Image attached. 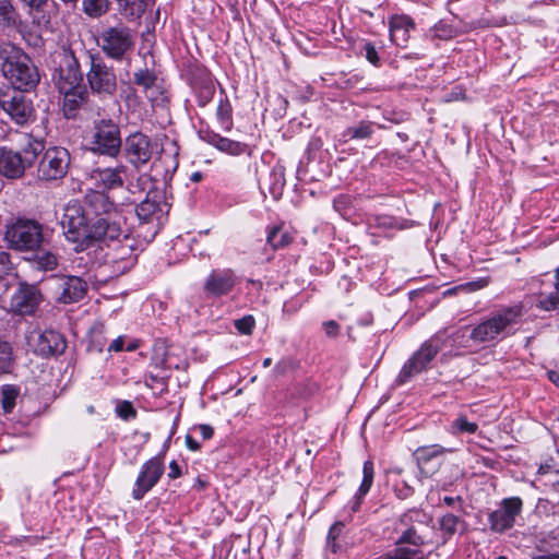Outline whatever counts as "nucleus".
Segmentation results:
<instances>
[{
	"instance_id": "nucleus-1",
	"label": "nucleus",
	"mask_w": 559,
	"mask_h": 559,
	"mask_svg": "<svg viewBox=\"0 0 559 559\" xmlns=\"http://www.w3.org/2000/svg\"><path fill=\"white\" fill-rule=\"evenodd\" d=\"M126 222L122 210L104 191L90 190L82 203L70 200L66 204L60 225L67 240L80 252L96 245L100 235H120Z\"/></svg>"
},
{
	"instance_id": "nucleus-2",
	"label": "nucleus",
	"mask_w": 559,
	"mask_h": 559,
	"mask_svg": "<svg viewBox=\"0 0 559 559\" xmlns=\"http://www.w3.org/2000/svg\"><path fill=\"white\" fill-rule=\"evenodd\" d=\"M0 68L12 90L31 92L40 81L39 71L29 56L9 41L0 43Z\"/></svg>"
},
{
	"instance_id": "nucleus-3",
	"label": "nucleus",
	"mask_w": 559,
	"mask_h": 559,
	"mask_svg": "<svg viewBox=\"0 0 559 559\" xmlns=\"http://www.w3.org/2000/svg\"><path fill=\"white\" fill-rule=\"evenodd\" d=\"M523 317V306L502 307L481 320L471 331L469 338L476 343H493L514 335Z\"/></svg>"
},
{
	"instance_id": "nucleus-4",
	"label": "nucleus",
	"mask_w": 559,
	"mask_h": 559,
	"mask_svg": "<svg viewBox=\"0 0 559 559\" xmlns=\"http://www.w3.org/2000/svg\"><path fill=\"white\" fill-rule=\"evenodd\" d=\"M96 243L106 246L105 263L111 265L116 274H123L136 262V240L130 235L127 223L121 224L120 235H100Z\"/></svg>"
},
{
	"instance_id": "nucleus-5",
	"label": "nucleus",
	"mask_w": 559,
	"mask_h": 559,
	"mask_svg": "<svg viewBox=\"0 0 559 559\" xmlns=\"http://www.w3.org/2000/svg\"><path fill=\"white\" fill-rule=\"evenodd\" d=\"M44 150V140L32 135H27V141L21 151L5 146L0 147V174L8 179L23 177L25 170L36 163Z\"/></svg>"
},
{
	"instance_id": "nucleus-6",
	"label": "nucleus",
	"mask_w": 559,
	"mask_h": 559,
	"mask_svg": "<svg viewBox=\"0 0 559 559\" xmlns=\"http://www.w3.org/2000/svg\"><path fill=\"white\" fill-rule=\"evenodd\" d=\"M8 248L19 252L39 249L45 240L44 225L36 219L19 217L8 225L4 233Z\"/></svg>"
},
{
	"instance_id": "nucleus-7",
	"label": "nucleus",
	"mask_w": 559,
	"mask_h": 559,
	"mask_svg": "<svg viewBox=\"0 0 559 559\" xmlns=\"http://www.w3.org/2000/svg\"><path fill=\"white\" fill-rule=\"evenodd\" d=\"M90 68L86 82L90 92L99 99L112 98L118 90V78L114 67L107 64L103 57L88 52Z\"/></svg>"
},
{
	"instance_id": "nucleus-8",
	"label": "nucleus",
	"mask_w": 559,
	"mask_h": 559,
	"mask_svg": "<svg viewBox=\"0 0 559 559\" xmlns=\"http://www.w3.org/2000/svg\"><path fill=\"white\" fill-rule=\"evenodd\" d=\"M96 41L102 52L117 62L123 61L134 46L132 32L123 24L104 28Z\"/></svg>"
},
{
	"instance_id": "nucleus-9",
	"label": "nucleus",
	"mask_w": 559,
	"mask_h": 559,
	"mask_svg": "<svg viewBox=\"0 0 559 559\" xmlns=\"http://www.w3.org/2000/svg\"><path fill=\"white\" fill-rule=\"evenodd\" d=\"M71 156L67 148L61 146L48 147L37 166V178L44 182L61 180L68 174Z\"/></svg>"
},
{
	"instance_id": "nucleus-10",
	"label": "nucleus",
	"mask_w": 559,
	"mask_h": 559,
	"mask_svg": "<svg viewBox=\"0 0 559 559\" xmlns=\"http://www.w3.org/2000/svg\"><path fill=\"white\" fill-rule=\"evenodd\" d=\"M432 524V516L421 509H409L404 512L399 521L396 530L403 527L402 534L396 544H409L420 547L427 543L425 537L419 533V528L429 527Z\"/></svg>"
},
{
	"instance_id": "nucleus-11",
	"label": "nucleus",
	"mask_w": 559,
	"mask_h": 559,
	"mask_svg": "<svg viewBox=\"0 0 559 559\" xmlns=\"http://www.w3.org/2000/svg\"><path fill=\"white\" fill-rule=\"evenodd\" d=\"M23 92L19 90L0 91V108L19 126L27 124L35 115L32 100Z\"/></svg>"
},
{
	"instance_id": "nucleus-12",
	"label": "nucleus",
	"mask_w": 559,
	"mask_h": 559,
	"mask_svg": "<svg viewBox=\"0 0 559 559\" xmlns=\"http://www.w3.org/2000/svg\"><path fill=\"white\" fill-rule=\"evenodd\" d=\"M58 67L53 79L58 88H74L83 82V72L79 59L69 47H62L57 55Z\"/></svg>"
},
{
	"instance_id": "nucleus-13",
	"label": "nucleus",
	"mask_w": 559,
	"mask_h": 559,
	"mask_svg": "<svg viewBox=\"0 0 559 559\" xmlns=\"http://www.w3.org/2000/svg\"><path fill=\"white\" fill-rule=\"evenodd\" d=\"M92 142L94 152L108 156H116L121 148L120 130L111 119H103L96 122Z\"/></svg>"
},
{
	"instance_id": "nucleus-14",
	"label": "nucleus",
	"mask_w": 559,
	"mask_h": 559,
	"mask_svg": "<svg viewBox=\"0 0 559 559\" xmlns=\"http://www.w3.org/2000/svg\"><path fill=\"white\" fill-rule=\"evenodd\" d=\"M440 349L438 340L425 342L420 348L404 364L397 378V384L408 382L413 377L424 371Z\"/></svg>"
},
{
	"instance_id": "nucleus-15",
	"label": "nucleus",
	"mask_w": 559,
	"mask_h": 559,
	"mask_svg": "<svg viewBox=\"0 0 559 559\" xmlns=\"http://www.w3.org/2000/svg\"><path fill=\"white\" fill-rule=\"evenodd\" d=\"M41 299L43 296L37 285L20 282L10 298L8 310L19 316H33Z\"/></svg>"
},
{
	"instance_id": "nucleus-16",
	"label": "nucleus",
	"mask_w": 559,
	"mask_h": 559,
	"mask_svg": "<svg viewBox=\"0 0 559 559\" xmlns=\"http://www.w3.org/2000/svg\"><path fill=\"white\" fill-rule=\"evenodd\" d=\"M165 471L163 455H156L146 461L139 472L132 489V498L141 500L159 481Z\"/></svg>"
},
{
	"instance_id": "nucleus-17",
	"label": "nucleus",
	"mask_w": 559,
	"mask_h": 559,
	"mask_svg": "<svg viewBox=\"0 0 559 559\" xmlns=\"http://www.w3.org/2000/svg\"><path fill=\"white\" fill-rule=\"evenodd\" d=\"M157 143L142 132L130 134L124 142L126 158L136 168L147 164L157 151Z\"/></svg>"
},
{
	"instance_id": "nucleus-18",
	"label": "nucleus",
	"mask_w": 559,
	"mask_h": 559,
	"mask_svg": "<svg viewBox=\"0 0 559 559\" xmlns=\"http://www.w3.org/2000/svg\"><path fill=\"white\" fill-rule=\"evenodd\" d=\"M522 507L523 502L520 497L504 498L499 508L488 514L490 530L495 533H503L512 528Z\"/></svg>"
},
{
	"instance_id": "nucleus-19",
	"label": "nucleus",
	"mask_w": 559,
	"mask_h": 559,
	"mask_svg": "<svg viewBox=\"0 0 559 559\" xmlns=\"http://www.w3.org/2000/svg\"><path fill=\"white\" fill-rule=\"evenodd\" d=\"M237 284V276L231 269L213 270L204 282V293L210 297L228 295Z\"/></svg>"
},
{
	"instance_id": "nucleus-20",
	"label": "nucleus",
	"mask_w": 559,
	"mask_h": 559,
	"mask_svg": "<svg viewBox=\"0 0 559 559\" xmlns=\"http://www.w3.org/2000/svg\"><path fill=\"white\" fill-rule=\"evenodd\" d=\"M129 174V168L119 164L116 167L97 168L92 174L97 188L104 190H114L122 188Z\"/></svg>"
},
{
	"instance_id": "nucleus-21",
	"label": "nucleus",
	"mask_w": 559,
	"mask_h": 559,
	"mask_svg": "<svg viewBox=\"0 0 559 559\" xmlns=\"http://www.w3.org/2000/svg\"><path fill=\"white\" fill-rule=\"evenodd\" d=\"M451 451L439 444L419 447L415 451V457L420 474L425 477L433 475L441 464L440 457Z\"/></svg>"
},
{
	"instance_id": "nucleus-22",
	"label": "nucleus",
	"mask_w": 559,
	"mask_h": 559,
	"mask_svg": "<svg viewBox=\"0 0 559 559\" xmlns=\"http://www.w3.org/2000/svg\"><path fill=\"white\" fill-rule=\"evenodd\" d=\"M87 283L79 276L68 275L60 278L57 300L61 304H73L84 298Z\"/></svg>"
},
{
	"instance_id": "nucleus-23",
	"label": "nucleus",
	"mask_w": 559,
	"mask_h": 559,
	"mask_svg": "<svg viewBox=\"0 0 559 559\" xmlns=\"http://www.w3.org/2000/svg\"><path fill=\"white\" fill-rule=\"evenodd\" d=\"M67 347L63 335L53 330H45L37 336L35 352L41 356L59 355Z\"/></svg>"
},
{
	"instance_id": "nucleus-24",
	"label": "nucleus",
	"mask_w": 559,
	"mask_h": 559,
	"mask_svg": "<svg viewBox=\"0 0 559 559\" xmlns=\"http://www.w3.org/2000/svg\"><path fill=\"white\" fill-rule=\"evenodd\" d=\"M199 136L202 141L229 155L237 156L246 153L247 151V145L245 143L221 136L218 133L209 129L200 130Z\"/></svg>"
},
{
	"instance_id": "nucleus-25",
	"label": "nucleus",
	"mask_w": 559,
	"mask_h": 559,
	"mask_svg": "<svg viewBox=\"0 0 559 559\" xmlns=\"http://www.w3.org/2000/svg\"><path fill=\"white\" fill-rule=\"evenodd\" d=\"M415 28L413 19L405 14H396L389 20L391 41L397 46H405L409 39L411 31Z\"/></svg>"
},
{
	"instance_id": "nucleus-26",
	"label": "nucleus",
	"mask_w": 559,
	"mask_h": 559,
	"mask_svg": "<svg viewBox=\"0 0 559 559\" xmlns=\"http://www.w3.org/2000/svg\"><path fill=\"white\" fill-rule=\"evenodd\" d=\"M64 94L63 97V112L68 119L74 118L78 110L87 102L88 91L87 87L79 84L74 88H59Z\"/></svg>"
},
{
	"instance_id": "nucleus-27",
	"label": "nucleus",
	"mask_w": 559,
	"mask_h": 559,
	"mask_svg": "<svg viewBox=\"0 0 559 559\" xmlns=\"http://www.w3.org/2000/svg\"><path fill=\"white\" fill-rule=\"evenodd\" d=\"M163 195L157 190H150L146 198L138 204L135 213L142 222H150L155 215L163 212L166 203L162 202Z\"/></svg>"
},
{
	"instance_id": "nucleus-28",
	"label": "nucleus",
	"mask_w": 559,
	"mask_h": 559,
	"mask_svg": "<svg viewBox=\"0 0 559 559\" xmlns=\"http://www.w3.org/2000/svg\"><path fill=\"white\" fill-rule=\"evenodd\" d=\"M373 133L374 123L371 121L362 120L354 126L346 128L342 133V138L344 142L349 140H366L370 139Z\"/></svg>"
},
{
	"instance_id": "nucleus-29",
	"label": "nucleus",
	"mask_w": 559,
	"mask_h": 559,
	"mask_svg": "<svg viewBox=\"0 0 559 559\" xmlns=\"http://www.w3.org/2000/svg\"><path fill=\"white\" fill-rule=\"evenodd\" d=\"M362 481L359 486V489L355 496V503L353 506V511L356 512L361 503L362 498L367 495L369 489L371 488L373 481V463L371 461H366L362 466Z\"/></svg>"
},
{
	"instance_id": "nucleus-30",
	"label": "nucleus",
	"mask_w": 559,
	"mask_h": 559,
	"mask_svg": "<svg viewBox=\"0 0 559 559\" xmlns=\"http://www.w3.org/2000/svg\"><path fill=\"white\" fill-rule=\"evenodd\" d=\"M198 105L201 107L206 106L215 94L214 81L206 76L193 85Z\"/></svg>"
},
{
	"instance_id": "nucleus-31",
	"label": "nucleus",
	"mask_w": 559,
	"mask_h": 559,
	"mask_svg": "<svg viewBox=\"0 0 559 559\" xmlns=\"http://www.w3.org/2000/svg\"><path fill=\"white\" fill-rule=\"evenodd\" d=\"M33 262L36 269L40 271H53L57 269L59 264L58 255L48 250L37 249L36 251H32Z\"/></svg>"
},
{
	"instance_id": "nucleus-32",
	"label": "nucleus",
	"mask_w": 559,
	"mask_h": 559,
	"mask_svg": "<svg viewBox=\"0 0 559 559\" xmlns=\"http://www.w3.org/2000/svg\"><path fill=\"white\" fill-rule=\"evenodd\" d=\"M460 525H465V521L452 513L441 516L439 530L442 533L443 543L448 542L457 532Z\"/></svg>"
},
{
	"instance_id": "nucleus-33",
	"label": "nucleus",
	"mask_w": 559,
	"mask_h": 559,
	"mask_svg": "<svg viewBox=\"0 0 559 559\" xmlns=\"http://www.w3.org/2000/svg\"><path fill=\"white\" fill-rule=\"evenodd\" d=\"M110 9V0H82L83 12L92 19L105 15Z\"/></svg>"
},
{
	"instance_id": "nucleus-34",
	"label": "nucleus",
	"mask_w": 559,
	"mask_h": 559,
	"mask_svg": "<svg viewBox=\"0 0 559 559\" xmlns=\"http://www.w3.org/2000/svg\"><path fill=\"white\" fill-rule=\"evenodd\" d=\"M380 559H427V556L418 547H396L381 556Z\"/></svg>"
},
{
	"instance_id": "nucleus-35",
	"label": "nucleus",
	"mask_w": 559,
	"mask_h": 559,
	"mask_svg": "<svg viewBox=\"0 0 559 559\" xmlns=\"http://www.w3.org/2000/svg\"><path fill=\"white\" fill-rule=\"evenodd\" d=\"M233 109L227 98L221 99L216 109V118L226 132L233 129Z\"/></svg>"
},
{
	"instance_id": "nucleus-36",
	"label": "nucleus",
	"mask_w": 559,
	"mask_h": 559,
	"mask_svg": "<svg viewBox=\"0 0 559 559\" xmlns=\"http://www.w3.org/2000/svg\"><path fill=\"white\" fill-rule=\"evenodd\" d=\"M19 14L11 0H0V23L10 27L17 24Z\"/></svg>"
},
{
	"instance_id": "nucleus-37",
	"label": "nucleus",
	"mask_w": 559,
	"mask_h": 559,
	"mask_svg": "<svg viewBox=\"0 0 559 559\" xmlns=\"http://www.w3.org/2000/svg\"><path fill=\"white\" fill-rule=\"evenodd\" d=\"M19 392L15 385L5 384L1 388V407L4 414L13 411Z\"/></svg>"
},
{
	"instance_id": "nucleus-38",
	"label": "nucleus",
	"mask_w": 559,
	"mask_h": 559,
	"mask_svg": "<svg viewBox=\"0 0 559 559\" xmlns=\"http://www.w3.org/2000/svg\"><path fill=\"white\" fill-rule=\"evenodd\" d=\"M478 429V425L474 421H469L465 415H459L450 426V431L453 435L460 433H475Z\"/></svg>"
},
{
	"instance_id": "nucleus-39",
	"label": "nucleus",
	"mask_w": 559,
	"mask_h": 559,
	"mask_svg": "<svg viewBox=\"0 0 559 559\" xmlns=\"http://www.w3.org/2000/svg\"><path fill=\"white\" fill-rule=\"evenodd\" d=\"M13 349L9 342L0 340V376L11 372Z\"/></svg>"
},
{
	"instance_id": "nucleus-40",
	"label": "nucleus",
	"mask_w": 559,
	"mask_h": 559,
	"mask_svg": "<svg viewBox=\"0 0 559 559\" xmlns=\"http://www.w3.org/2000/svg\"><path fill=\"white\" fill-rule=\"evenodd\" d=\"M266 241L276 250L289 243V236L286 233H283L281 227L274 226L269 230Z\"/></svg>"
},
{
	"instance_id": "nucleus-41",
	"label": "nucleus",
	"mask_w": 559,
	"mask_h": 559,
	"mask_svg": "<svg viewBox=\"0 0 559 559\" xmlns=\"http://www.w3.org/2000/svg\"><path fill=\"white\" fill-rule=\"evenodd\" d=\"M343 528V522H335L329 530L326 536V548L333 554L337 552L341 548L336 540L342 535Z\"/></svg>"
},
{
	"instance_id": "nucleus-42",
	"label": "nucleus",
	"mask_w": 559,
	"mask_h": 559,
	"mask_svg": "<svg viewBox=\"0 0 559 559\" xmlns=\"http://www.w3.org/2000/svg\"><path fill=\"white\" fill-rule=\"evenodd\" d=\"M538 307L546 311L559 310V284L555 285V292L540 297Z\"/></svg>"
},
{
	"instance_id": "nucleus-43",
	"label": "nucleus",
	"mask_w": 559,
	"mask_h": 559,
	"mask_svg": "<svg viewBox=\"0 0 559 559\" xmlns=\"http://www.w3.org/2000/svg\"><path fill=\"white\" fill-rule=\"evenodd\" d=\"M134 83L147 90L154 85L155 76L148 69H142L134 73Z\"/></svg>"
},
{
	"instance_id": "nucleus-44",
	"label": "nucleus",
	"mask_w": 559,
	"mask_h": 559,
	"mask_svg": "<svg viewBox=\"0 0 559 559\" xmlns=\"http://www.w3.org/2000/svg\"><path fill=\"white\" fill-rule=\"evenodd\" d=\"M255 320L252 316L248 314L240 319L235 320L234 325L240 334L250 335L254 328Z\"/></svg>"
},
{
	"instance_id": "nucleus-45",
	"label": "nucleus",
	"mask_w": 559,
	"mask_h": 559,
	"mask_svg": "<svg viewBox=\"0 0 559 559\" xmlns=\"http://www.w3.org/2000/svg\"><path fill=\"white\" fill-rule=\"evenodd\" d=\"M116 414L123 420H130L136 417V411L129 401L120 402L116 406Z\"/></svg>"
},
{
	"instance_id": "nucleus-46",
	"label": "nucleus",
	"mask_w": 559,
	"mask_h": 559,
	"mask_svg": "<svg viewBox=\"0 0 559 559\" xmlns=\"http://www.w3.org/2000/svg\"><path fill=\"white\" fill-rule=\"evenodd\" d=\"M433 31L435 35L441 39H450L456 35V29L443 21L437 23Z\"/></svg>"
},
{
	"instance_id": "nucleus-47",
	"label": "nucleus",
	"mask_w": 559,
	"mask_h": 559,
	"mask_svg": "<svg viewBox=\"0 0 559 559\" xmlns=\"http://www.w3.org/2000/svg\"><path fill=\"white\" fill-rule=\"evenodd\" d=\"M489 284V278L487 277H481V278H478L477 281H473V282H468L464 285H461L459 287H455L453 289H449L447 290L444 294H451L452 292L456 290V289H466L468 292H476V290H479L481 288H485L487 285Z\"/></svg>"
},
{
	"instance_id": "nucleus-48",
	"label": "nucleus",
	"mask_w": 559,
	"mask_h": 559,
	"mask_svg": "<svg viewBox=\"0 0 559 559\" xmlns=\"http://www.w3.org/2000/svg\"><path fill=\"white\" fill-rule=\"evenodd\" d=\"M365 52L366 59L374 67L380 66V57L378 55L376 46L370 41H365L361 48Z\"/></svg>"
},
{
	"instance_id": "nucleus-49",
	"label": "nucleus",
	"mask_w": 559,
	"mask_h": 559,
	"mask_svg": "<svg viewBox=\"0 0 559 559\" xmlns=\"http://www.w3.org/2000/svg\"><path fill=\"white\" fill-rule=\"evenodd\" d=\"M394 491L397 498L407 499L413 496L415 490L406 480H402L395 484Z\"/></svg>"
},
{
	"instance_id": "nucleus-50",
	"label": "nucleus",
	"mask_w": 559,
	"mask_h": 559,
	"mask_svg": "<svg viewBox=\"0 0 559 559\" xmlns=\"http://www.w3.org/2000/svg\"><path fill=\"white\" fill-rule=\"evenodd\" d=\"M301 305L302 304L298 300L292 299L289 301H286L283 305V312L288 316H292V314L296 313L301 308Z\"/></svg>"
},
{
	"instance_id": "nucleus-51",
	"label": "nucleus",
	"mask_w": 559,
	"mask_h": 559,
	"mask_svg": "<svg viewBox=\"0 0 559 559\" xmlns=\"http://www.w3.org/2000/svg\"><path fill=\"white\" fill-rule=\"evenodd\" d=\"M323 329L328 336H336L338 334L340 325L336 321L330 320L323 323Z\"/></svg>"
},
{
	"instance_id": "nucleus-52",
	"label": "nucleus",
	"mask_w": 559,
	"mask_h": 559,
	"mask_svg": "<svg viewBox=\"0 0 559 559\" xmlns=\"http://www.w3.org/2000/svg\"><path fill=\"white\" fill-rule=\"evenodd\" d=\"M195 429L199 430L200 435L204 440L211 439L214 435V429L210 425L201 424L198 427H195Z\"/></svg>"
},
{
	"instance_id": "nucleus-53",
	"label": "nucleus",
	"mask_w": 559,
	"mask_h": 559,
	"mask_svg": "<svg viewBox=\"0 0 559 559\" xmlns=\"http://www.w3.org/2000/svg\"><path fill=\"white\" fill-rule=\"evenodd\" d=\"M124 348V337L123 336H118L117 338H115L108 346V352H115V353H118V352H121L123 350Z\"/></svg>"
},
{
	"instance_id": "nucleus-54",
	"label": "nucleus",
	"mask_w": 559,
	"mask_h": 559,
	"mask_svg": "<svg viewBox=\"0 0 559 559\" xmlns=\"http://www.w3.org/2000/svg\"><path fill=\"white\" fill-rule=\"evenodd\" d=\"M33 10L41 11L48 0H21Z\"/></svg>"
},
{
	"instance_id": "nucleus-55",
	"label": "nucleus",
	"mask_w": 559,
	"mask_h": 559,
	"mask_svg": "<svg viewBox=\"0 0 559 559\" xmlns=\"http://www.w3.org/2000/svg\"><path fill=\"white\" fill-rule=\"evenodd\" d=\"M181 476V468L176 461H171L169 464L168 477L170 479H176Z\"/></svg>"
},
{
	"instance_id": "nucleus-56",
	"label": "nucleus",
	"mask_w": 559,
	"mask_h": 559,
	"mask_svg": "<svg viewBox=\"0 0 559 559\" xmlns=\"http://www.w3.org/2000/svg\"><path fill=\"white\" fill-rule=\"evenodd\" d=\"M0 266L9 271L11 269V255L7 251H0Z\"/></svg>"
},
{
	"instance_id": "nucleus-57",
	"label": "nucleus",
	"mask_w": 559,
	"mask_h": 559,
	"mask_svg": "<svg viewBox=\"0 0 559 559\" xmlns=\"http://www.w3.org/2000/svg\"><path fill=\"white\" fill-rule=\"evenodd\" d=\"M185 441L189 450L198 451L200 449V443L192 436L187 435Z\"/></svg>"
},
{
	"instance_id": "nucleus-58",
	"label": "nucleus",
	"mask_w": 559,
	"mask_h": 559,
	"mask_svg": "<svg viewBox=\"0 0 559 559\" xmlns=\"http://www.w3.org/2000/svg\"><path fill=\"white\" fill-rule=\"evenodd\" d=\"M548 379L559 388V373L557 371L550 370L548 371Z\"/></svg>"
},
{
	"instance_id": "nucleus-59",
	"label": "nucleus",
	"mask_w": 559,
	"mask_h": 559,
	"mask_svg": "<svg viewBox=\"0 0 559 559\" xmlns=\"http://www.w3.org/2000/svg\"><path fill=\"white\" fill-rule=\"evenodd\" d=\"M456 501H462V498L460 496L457 497H444L443 498V502L449 506V507H452Z\"/></svg>"
},
{
	"instance_id": "nucleus-60",
	"label": "nucleus",
	"mask_w": 559,
	"mask_h": 559,
	"mask_svg": "<svg viewBox=\"0 0 559 559\" xmlns=\"http://www.w3.org/2000/svg\"><path fill=\"white\" fill-rule=\"evenodd\" d=\"M285 368H286V365L285 362L283 361H280L275 365V368H274V371L277 373V374H282L285 372Z\"/></svg>"
},
{
	"instance_id": "nucleus-61",
	"label": "nucleus",
	"mask_w": 559,
	"mask_h": 559,
	"mask_svg": "<svg viewBox=\"0 0 559 559\" xmlns=\"http://www.w3.org/2000/svg\"><path fill=\"white\" fill-rule=\"evenodd\" d=\"M378 224L384 225V226H392V218L391 217H379Z\"/></svg>"
},
{
	"instance_id": "nucleus-62",
	"label": "nucleus",
	"mask_w": 559,
	"mask_h": 559,
	"mask_svg": "<svg viewBox=\"0 0 559 559\" xmlns=\"http://www.w3.org/2000/svg\"><path fill=\"white\" fill-rule=\"evenodd\" d=\"M535 559H559V555L558 554L543 555V556L536 557Z\"/></svg>"
},
{
	"instance_id": "nucleus-63",
	"label": "nucleus",
	"mask_w": 559,
	"mask_h": 559,
	"mask_svg": "<svg viewBox=\"0 0 559 559\" xmlns=\"http://www.w3.org/2000/svg\"><path fill=\"white\" fill-rule=\"evenodd\" d=\"M202 179V174L199 173V171H195L192 174L191 176V180L194 181V182H198Z\"/></svg>"
},
{
	"instance_id": "nucleus-64",
	"label": "nucleus",
	"mask_w": 559,
	"mask_h": 559,
	"mask_svg": "<svg viewBox=\"0 0 559 559\" xmlns=\"http://www.w3.org/2000/svg\"><path fill=\"white\" fill-rule=\"evenodd\" d=\"M136 348H138V344H136V343H134V342H132V343H130V344L127 346V348H126V349H127L128 352H132V350H135Z\"/></svg>"
}]
</instances>
